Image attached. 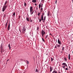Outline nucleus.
I'll return each instance as SVG.
<instances>
[{"label":"nucleus","mask_w":73,"mask_h":73,"mask_svg":"<svg viewBox=\"0 0 73 73\" xmlns=\"http://www.w3.org/2000/svg\"><path fill=\"white\" fill-rule=\"evenodd\" d=\"M0 49L1 53H2L3 52H4V49H3V43L1 44V45L0 46Z\"/></svg>","instance_id":"obj_1"},{"label":"nucleus","mask_w":73,"mask_h":73,"mask_svg":"<svg viewBox=\"0 0 73 73\" xmlns=\"http://www.w3.org/2000/svg\"><path fill=\"white\" fill-rule=\"evenodd\" d=\"M30 13H32V12H33V7L31 6L30 7Z\"/></svg>","instance_id":"obj_2"},{"label":"nucleus","mask_w":73,"mask_h":73,"mask_svg":"<svg viewBox=\"0 0 73 73\" xmlns=\"http://www.w3.org/2000/svg\"><path fill=\"white\" fill-rule=\"evenodd\" d=\"M26 31V28H25V27L24 26L23 27V32H24V31L25 32V31Z\"/></svg>","instance_id":"obj_3"},{"label":"nucleus","mask_w":73,"mask_h":73,"mask_svg":"<svg viewBox=\"0 0 73 73\" xmlns=\"http://www.w3.org/2000/svg\"><path fill=\"white\" fill-rule=\"evenodd\" d=\"M58 43L59 44H60V45H61V41H60V38H58Z\"/></svg>","instance_id":"obj_4"},{"label":"nucleus","mask_w":73,"mask_h":73,"mask_svg":"<svg viewBox=\"0 0 73 73\" xmlns=\"http://www.w3.org/2000/svg\"><path fill=\"white\" fill-rule=\"evenodd\" d=\"M46 33L44 31V30H42L41 32V35H44Z\"/></svg>","instance_id":"obj_5"},{"label":"nucleus","mask_w":73,"mask_h":73,"mask_svg":"<svg viewBox=\"0 0 73 73\" xmlns=\"http://www.w3.org/2000/svg\"><path fill=\"white\" fill-rule=\"evenodd\" d=\"M10 29V23H9V25H8V27L7 28V30L8 31H9Z\"/></svg>","instance_id":"obj_6"},{"label":"nucleus","mask_w":73,"mask_h":73,"mask_svg":"<svg viewBox=\"0 0 73 73\" xmlns=\"http://www.w3.org/2000/svg\"><path fill=\"white\" fill-rule=\"evenodd\" d=\"M62 65L63 66H67V64H66V63H64L62 64Z\"/></svg>","instance_id":"obj_7"},{"label":"nucleus","mask_w":73,"mask_h":73,"mask_svg":"<svg viewBox=\"0 0 73 73\" xmlns=\"http://www.w3.org/2000/svg\"><path fill=\"white\" fill-rule=\"evenodd\" d=\"M41 19L42 20V21L44 20V16L42 15L41 16Z\"/></svg>","instance_id":"obj_8"},{"label":"nucleus","mask_w":73,"mask_h":73,"mask_svg":"<svg viewBox=\"0 0 73 73\" xmlns=\"http://www.w3.org/2000/svg\"><path fill=\"white\" fill-rule=\"evenodd\" d=\"M57 73V71L56 70H54L52 72V73Z\"/></svg>","instance_id":"obj_9"},{"label":"nucleus","mask_w":73,"mask_h":73,"mask_svg":"<svg viewBox=\"0 0 73 73\" xmlns=\"http://www.w3.org/2000/svg\"><path fill=\"white\" fill-rule=\"evenodd\" d=\"M37 0H33V1H32V2H33V3H36V1Z\"/></svg>","instance_id":"obj_10"},{"label":"nucleus","mask_w":73,"mask_h":73,"mask_svg":"<svg viewBox=\"0 0 73 73\" xmlns=\"http://www.w3.org/2000/svg\"><path fill=\"white\" fill-rule=\"evenodd\" d=\"M7 7V5H5L3 6V8H5V9H6V8Z\"/></svg>","instance_id":"obj_11"},{"label":"nucleus","mask_w":73,"mask_h":73,"mask_svg":"<svg viewBox=\"0 0 73 73\" xmlns=\"http://www.w3.org/2000/svg\"><path fill=\"white\" fill-rule=\"evenodd\" d=\"M50 72H52V70H53V68H52V67H50Z\"/></svg>","instance_id":"obj_12"},{"label":"nucleus","mask_w":73,"mask_h":73,"mask_svg":"<svg viewBox=\"0 0 73 73\" xmlns=\"http://www.w3.org/2000/svg\"><path fill=\"white\" fill-rule=\"evenodd\" d=\"M5 10V8H4V7H3L2 9V11L3 12H4V11Z\"/></svg>","instance_id":"obj_13"},{"label":"nucleus","mask_w":73,"mask_h":73,"mask_svg":"<svg viewBox=\"0 0 73 73\" xmlns=\"http://www.w3.org/2000/svg\"><path fill=\"white\" fill-rule=\"evenodd\" d=\"M49 15H50V12L49 11H48L47 13L48 16H49Z\"/></svg>","instance_id":"obj_14"},{"label":"nucleus","mask_w":73,"mask_h":73,"mask_svg":"<svg viewBox=\"0 0 73 73\" xmlns=\"http://www.w3.org/2000/svg\"><path fill=\"white\" fill-rule=\"evenodd\" d=\"M26 19V20L27 21H29V18L27 17Z\"/></svg>","instance_id":"obj_15"},{"label":"nucleus","mask_w":73,"mask_h":73,"mask_svg":"<svg viewBox=\"0 0 73 73\" xmlns=\"http://www.w3.org/2000/svg\"><path fill=\"white\" fill-rule=\"evenodd\" d=\"M8 47H9V49H11V45H10V44H9L8 45Z\"/></svg>","instance_id":"obj_16"},{"label":"nucleus","mask_w":73,"mask_h":73,"mask_svg":"<svg viewBox=\"0 0 73 73\" xmlns=\"http://www.w3.org/2000/svg\"><path fill=\"white\" fill-rule=\"evenodd\" d=\"M15 12H14L13 13V16L15 17Z\"/></svg>","instance_id":"obj_17"},{"label":"nucleus","mask_w":73,"mask_h":73,"mask_svg":"<svg viewBox=\"0 0 73 73\" xmlns=\"http://www.w3.org/2000/svg\"><path fill=\"white\" fill-rule=\"evenodd\" d=\"M7 25H8V21L7 22V23H6V24L5 25V27H7Z\"/></svg>","instance_id":"obj_18"},{"label":"nucleus","mask_w":73,"mask_h":73,"mask_svg":"<svg viewBox=\"0 0 73 73\" xmlns=\"http://www.w3.org/2000/svg\"><path fill=\"white\" fill-rule=\"evenodd\" d=\"M40 14H41V13L38 12V14H37V15L38 16H40Z\"/></svg>","instance_id":"obj_19"},{"label":"nucleus","mask_w":73,"mask_h":73,"mask_svg":"<svg viewBox=\"0 0 73 73\" xmlns=\"http://www.w3.org/2000/svg\"><path fill=\"white\" fill-rule=\"evenodd\" d=\"M27 4H26V3L24 2V6L25 7H26V6H27Z\"/></svg>","instance_id":"obj_20"},{"label":"nucleus","mask_w":73,"mask_h":73,"mask_svg":"<svg viewBox=\"0 0 73 73\" xmlns=\"http://www.w3.org/2000/svg\"><path fill=\"white\" fill-rule=\"evenodd\" d=\"M51 61H53L54 60V59L52 58V57H51Z\"/></svg>","instance_id":"obj_21"},{"label":"nucleus","mask_w":73,"mask_h":73,"mask_svg":"<svg viewBox=\"0 0 73 73\" xmlns=\"http://www.w3.org/2000/svg\"><path fill=\"white\" fill-rule=\"evenodd\" d=\"M45 39H46V38H47L48 37V35H46V36H45Z\"/></svg>","instance_id":"obj_22"},{"label":"nucleus","mask_w":73,"mask_h":73,"mask_svg":"<svg viewBox=\"0 0 73 73\" xmlns=\"http://www.w3.org/2000/svg\"><path fill=\"white\" fill-rule=\"evenodd\" d=\"M60 46H61L60 44H58V45L57 44V47H60Z\"/></svg>","instance_id":"obj_23"},{"label":"nucleus","mask_w":73,"mask_h":73,"mask_svg":"<svg viewBox=\"0 0 73 73\" xmlns=\"http://www.w3.org/2000/svg\"><path fill=\"white\" fill-rule=\"evenodd\" d=\"M42 40L43 42H45V40H44V39L43 38H42Z\"/></svg>","instance_id":"obj_24"},{"label":"nucleus","mask_w":73,"mask_h":73,"mask_svg":"<svg viewBox=\"0 0 73 73\" xmlns=\"http://www.w3.org/2000/svg\"><path fill=\"white\" fill-rule=\"evenodd\" d=\"M7 1H6L5 2L4 5H5L6 4H7Z\"/></svg>","instance_id":"obj_25"},{"label":"nucleus","mask_w":73,"mask_h":73,"mask_svg":"<svg viewBox=\"0 0 73 73\" xmlns=\"http://www.w3.org/2000/svg\"><path fill=\"white\" fill-rule=\"evenodd\" d=\"M44 20H46V16H45L44 17Z\"/></svg>","instance_id":"obj_26"},{"label":"nucleus","mask_w":73,"mask_h":73,"mask_svg":"<svg viewBox=\"0 0 73 73\" xmlns=\"http://www.w3.org/2000/svg\"><path fill=\"white\" fill-rule=\"evenodd\" d=\"M34 13V11H33V12H32V13H31L30 14L31 15H32L33 13Z\"/></svg>","instance_id":"obj_27"},{"label":"nucleus","mask_w":73,"mask_h":73,"mask_svg":"<svg viewBox=\"0 0 73 73\" xmlns=\"http://www.w3.org/2000/svg\"><path fill=\"white\" fill-rule=\"evenodd\" d=\"M5 16H6V15H5V14H4V18H5Z\"/></svg>","instance_id":"obj_28"},{"label":"nucleus","mask_w":73,"mask_h":73,"mask_svg":"<svg viewBox=\"0 0 73 73\" xmlns=\"http://www.w3.org/2000/svg\"><path fill=\"white\" fill-rule=\"evenodd\" d=\"M41 12H42V11H43V9H42V8H41Z\"/></svg>","instance_id":"obj_29"},{"label":"nucleus","mask_w":73,"mask_h":73,"mask_svg":"<svg viewBox=\"0 0 73 73\" xmlns=\"http://www.w3.org/2000/svg\"><path fill=\"white\" fill-rule=\"evenodd\" d=\"M42 15L43 16H44H44L45 15V13H42V15Z\"/></svg>","instance_id":"obj_30"},{"label":"nucleus","mask_w":73,"mask_h":73,"mask_svg":"<svg viewBox=\"0 0 73 73\" xmlns=\"http://www.w3.org/2000/svg\"><path fill=\"white\" fill-rule=\"evenodd\" d=\"M20 17H21V16H20V15H19L18 19H20Z\"/></svg>","instance_id":"obj_31"},{"label":"nucleus","mask_w":73,"mask_h":73,"mask_svg":"<svg viewBox=\"0 0 73 73\" xmlns=\"http://www.w3.org/2000/svg\"><path fill=\"white\" fill-rule=\"evenodd\" d=\"M42 20V19H40L39 21V22H41Z\"/></svg>","instance_id":"obj_32"},{"label":"nucleus","mask_w":73,"mask_h":73,"mask_svg":"<svg viewBox=\"0 0 73 73\" xmlns=\"http://www.w3.org/2000/svg\"><path fill=\"white\" fill-rule=\"evenodd\" d=\"M64 50V47H63L62 48V50Z\"/></svg>","instance_id":"obj_33"},{"label":"nucleus","mask_w":73,"mask_h":73,"mask_svg":"<svg viewBox=\"0 0 73 73\" xmlns=\"http://www.w3.org/2000/svg\"><path fill=\"white\" fill-rule=\"evenodd\" d=\"M68 57H70V54H69L68 55Z\"/></svg>","instance_id":"obj_34"},{"label":"nucleus","mask_w":73,"mask_h":73,"mask_svg":"<svg viewBox=\"0 0 73 73\" xmlns=\"http://www.w3.org/2000/svg\"><path fill=\"white\" fill-rule=\"evenodd\" d=\"M68 70V69L67 68H65V70Z\"/></svg>","instance_id":"obj_35"},{"label":"nucleus","mask_w":73,"mask_h":73,"mask_svg":"<svg viewBox=\"0 0 73 73\" xmlns=\"http://www.w3.org/2000/svg\"><path fill=\"white\" fill-rule=\"evenodd\" d=\"M36 72H38V70L36 69Z\"/></svg>","instance_id":"obj_36"},{"label":"nucleus","mask_w":73,"mask_h":73,"mask_svg":"<svg viewBox=\"0 0 73 73\" xmlns=\"http://www.w3.org/2000/svg\"><path fill=\"white\" fill-rule=\"evenodd\" d=\"M42 5H43L42 4H41V8H42Z\"/></svg>","instance_id":"obj_37"},{"label":"nucleus","mask_w":73,"mask_h":73,"mask_svg":"<svg viewBox=\"0 0 73 73\" xmlns=\"http://www.w3.org/2000/svg\"><path fill=\"white\" fill-rule=\"evenodd\" d=\"M64 59L65 60H66V61L67 60V59H66V58H64Z\"/></svg>","instance_id":"obj_38"},{"label":"nucleus","mask_w":73,"mask_h":73,"mask_svg":"<svg viewBox=\"0 0 73 73\" xmlns=\"http://www.w3.org/2000/svg\"><path fill=\"white\" fill-rule=\"evenodd\" d=\"M39 7H41V4H40L39 5Z\"/></svg>","instance_id":"obj_39"},{"label":"nucleus","mask_w":73,"mask_h":73,"mask_svg":"<svg viewBox=\"0 0 73 73\" xmlns=\"http://www.w3.org/2000/svg\"><path fill=\"white\" fill-rule=\"evenodd\" d=\"M37 31H38V29H39V28L38 27L37 28Z\"/></svg>","instance_id":"obj_40"},{"label":"nucleus","mask_w":73,"mask_h":73,"mask_svg":"<svg viewBox=\"0 0 73 73\" xmlns=\"http://www.w3.org/2000/svg\"><path fill=\"white\" fill-rule=\"evenodd\" d=\"M30 20V22L31 23H32V20H31V19Z\"/></svg>","instance_id":"obj_41"},{"label":"nucleus","mask_w":73,"mask_h":73,"mask_svg":"<svg viewBox=\"0 0 73 73\" xmlns=\"http://www.w3.org/2000/svg\"><path fill=\"white\" fill-rule=\"evenodd\" d=\"M44 35H43V34H42V37H44Z\"/></svg>","instance_id":"obj_42"},{"label":"nucleus","mask_w":73,"mask_h":73,"mask_svg":"<svg viewBox=\"0 0 73 73\" xmlns=\"http://www.w3.org/2000/svg\"><path fill=\"white\" fill-rule=\"evenodd\" d=\"M54 48H57V46H55Z\"/></svg>","instance_id":"obj_43"},{"label":"nucleus","mask_w":73,"mask_h":73,"mask_svg":"<svg viewBox=\"0 0 73 73\" xmlns=\"http://www.w3.org/2000/svg\"><path fill=\"white\" fill-rule=\"evenodd\" d=\"M56 3H57V0H56L55 1V4H56Z\"/></svg>","instance_id":"obj_44"},{"label":"nucleus","mask_w":73,"mask_h":73,"mask_svg":"<svg viewBox=\"0 0 73 73\" xmlns=\"http://www.w3.org/2000/svg\"><path fill=\"white\" fill-rule=\"evenodd\" d=\"M27 62L28 64V63H29V62H28V61H27Z\"/></svg>","instance_id":"obj_45"},{"label":"nucleus","mask_w":73,"mask_h":73,"mask_svg":"<svg viewBox=\"0 0 73 73\" xmlns=\"http://www.w3.org/2000/svg\"><path fill=\"white\" fill-rule=\"evenodd\" d=\"M45 21V20H44V19H43V20L42 21H43V22H44V21Z\"/></svg>","instance_id":"obj_46"},{"label":"nucleus","mask_w":73,"mask_h":73,"mask_svg":"<svg viewBox=\"0 0 73 73\" xmlns=\"http://www.w3.org/2000/svg\"><path fill=\"white\" fill-rule=\"evenodd\" d=\"M62 67L63 68H65V66H62Z\"/></svg>","instance_id":"obj_47"},{"label":"nucleus","mask_w":73,"mask_h":73,"mask_svg":"<svg viewBox=\"0 0 73 73\" xmlns=\"http://www.w3.org/2000/svg\"><path fill=\"white\" fill-rule=\"evenodd\" d=\"M68 59L70 60V57H68Z\"/></svg>","instance_id":"obj_48"},{"label":"nucleus","mask_w":73,"mask_h":73,"mask_svg":"<svg viewBox=\"0 0 73 73\" xmlns=\"http://www.w3.org/2000/svg\"><path fill=\"white\" fill-rule=\"evenodd\" d=\"M41 8V6H39V8Z\"/></svg>","instance_id":"obj_49"},{"label":"nucleus","mask_w":73,"mask_h":73,"mask_svg":"<svg viewBox=\"0 0 73 73\" xmlns=\"http://www.w3.org/2000/svg\"><path fill=\"white\" fill-rule=\"evenodd\" d=\"M42 1H44V0H42Z\"/></svg>","instance_id":"obj_50"},{"label":"nucleus","mask_w":73,"mask_h":73,"mask_svg":"<svg viewBox=\"0 0 73 73\" xmlns=\"http://www.w3.org/2000/svg\"><path fill=\"white\" fill-rule=\"evenodd\" d=\"M50 35H51L52 36V34H51V33L50 34Z\"/></svg>","instance_id":"obj_51"},{"label":"nucleus","mask_w":73,"mask_h":73,"mask_svg":"<svg viewBox=\"0 0 73 73\" xmlns=\"http://www.w3.org/2000/svg\"><path fill=\"white\" fill-rule=\"evenodd\" d=\"M37 4H36V3H35V5H36Z\"/></svg>","instance_id":"obj_52"},{"label":"nucleus","mask_w":73,"mask_h":73,"mask_svg":"<svg viewBox=\"0 0 73 73\" xmlns=\"http://www.w3.org/2000/svg\"><path fill=\"white\" fill-rule=\"evenodd\" d=\"M58 72H59V73H61L60 72H59V71Z\"/></svg>","instance_id":"obj_53"},{"label":"nucleus","mask_w":73,"mask_h":73,"mask_svg":"<svg viewBox=\"0 0 73 73\" xmlns=\"http://www.w3.org/2000/svg\"><path fill=\"white\" fill-rule=\"evenodd\" d=\"M48 39L49 40V37L48 38Z\"/></svg>","instance_id":"obj_54"},{"label":"nucleus","mask_w":73,"mask_h":73,"mask_svg":"<svg viewBox=\"0 0 73 73\" xmlns=\"http://www.w3.org/2000/svg\"><path fill=\"white\" fill-rule=\"evenodd\" d=\"M36 9H37V7H36Z\"/></svg>","instance_id":"obj_55"},{"label":"nucleus","mask_w":73,"mask_h":73,"mask_svg":"<svg viewBox=\"0 0 73 73\" xmlns=\"http://www.w3.org/2000/svg\"><path fill=\"white\" fill-rule=\"evenodd\" d=\"M9 60H8L7 61V62H8V61Z\"/></svg>","instance_id":"obj_56"},{"label":"nucleus","mask_w":73,"mask_h":73,"mask_svg":"<svg viewBox=\"0 0 73 73\" xmlns=\"http://www.w3.org/2000/svg\"><path fill=\"white\" fill-rule=\"evenodd\" d=\"M69 68H70V66H69Z\"/></svg>","instance_id":"obj_57"},{"label":"nucleus","mask_w":73,"mask_h":73,"mask_svg":"<svg viewBox=\"0 0 73 73\" xmlns=\"http://www.w3.org/2000/svg\"><path fill=\"white\" fill-rule=\"evenodd\" d=\"M64 69L65 70V68H64Z\"/></svg>","instance_id":"obj_58"},{"label":"nucleus","mask_w":73,"mask_h":73,"mask_svg":"<svg viewBox=\"0 0 73 73\" xmlns=\"http://www.w3.org/2000/svg\"><path fill=\"white\" fill-rule=\"evenodd\" d=\"M67 68H68V66H67Z\"/></svg>","instance_id":"obj_59"},{"label":"nucleus","mask_w":73,"mask_h":73,"mask_svg":"<svg viewBox=\"0 0 73 73\" xmlns=\"http://www.w3.org/2000/svg\"><path fill=\"white\" fill-rule=\"evenodd\" d=\"M56 42H57V40H56Z\"/></svg>","instance_id":"obj_60"},{"label":"nucleus","mask_w":73,"mask_h":73,"mask_svg":"<svg viewBox=\"0 0 73 73\" xmlns=\"http://www.w3.org/2000/svg\"><path fill=\"white\" fill-rule=\"evenodd\" d=\"M47 55H48V54H47Z\"/></svg>","instance_id":"obj_61"}]
</instances>
